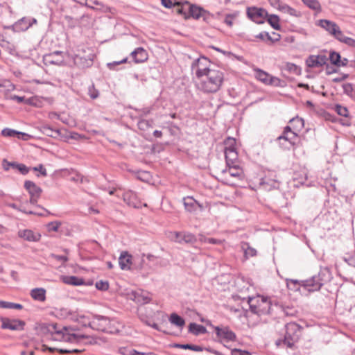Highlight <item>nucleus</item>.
I'll return each mask as SVG.
<instances>
[{
	"instance_id": "nucleus-40",
	"label": "nucleus",
	"mask_w": 355,
	"mask_h": 355,
	"mask_svg": "<svg viewBox=\"0 0 355 355\" xmlns=\"http://www.w3.org/2000/svg\"><path fill=\"white\" fill-rule=\"evenodd\" d=\"M302 1L311 9L318 12L321 11L320 3L318 0H302Z\"/></svg>"
},
{
	"instance_id": "nucleus-19",
	"label": "nucleus",
	"mask_w": 355,
	"mask_h": 355,
	"mask_svg": "<svg viewBox=\"0 0 355 355\" xmlns=\"http://www.w3.org/2000/svg\"><path fill=\"white\" fill-rule=\"evenodd\" d=\"M119 264L121 270H130L132 265V256L127 251H123L119 258Z\"/></svg>"
},
{
	"instance_id": "nucleus-27",
	"label": "nucleus",
	"mask_w": 355,
	"mask_h": 355,
	"mask_svg": "<svg viewBox=\"0 0 355 355\" xmlns=\"http://www.w3.org/2000/svg\"><path fill=\"white\" fill-rule=\"evenodd\" d=\"M189 331L195 336L205 334L207 332V329L204 326L194 322L189 324Z\"/></svg>"
},
{
	"instance_id": "nucleus-36",
	"label": "nucleus",
	"mask_w": 355,
	"mask_h": 355,
	"mask_svg": "<svg viewBox=\"0 0 355 355\" xmlns=\"http://www.w3.org/2000/svg\"><path fill=\"white\" fill-rule=\"evenodd\" d=\"M266 19L268 22L270 24V25L275 30H279L280 29V25H279V18L276 15H268L266 17Z\"/></svg>"
},
{
	"instance_id": "nucleus-6",
	"label": "nucleus",
	"mask_w": 355,
	"mask_h": 355,
	"mask_svg": "<svg viewBox=\"0 0 355 355\" xmlns=\"http://www.w3.org/2000/svg\"><path fill=\"white\" fill-rule=\"evenodd\" d=\"M207 325L214 329L217 338L220 340L233 342L236 340L235 333L233 332L228 326H214L211 324V321H207Z\"/></svg>"
},
{
	"instance_id": "nucleus-32",
	"label": "nucleus",
	"mask_w": 355,
	"mask_h": 355,
	"mask_svg": "<svg viewBox=\"0 0 355 355\" xmlns=\"http://www.w3.org/2000/svg\"><path fill=\"white\" fill-rule=\"evenodd\" d=\"M227 166L239 164L238 154L236 151H225Z\"/></svg>"
},
{
	"instance_id": "nucleus-57",
	"label": "nucleus",
	"mask_w": 355,
	"mask_h": 355,
	"mask_svg": "<svg viewBox=\"0 0 355 355\" xmlns=\"http://www.w3.org/2000/svg\"><path fill=\"white\" fill-rule=\"evenodd\" d=\"M50 256L53 259H55L58 261H60L62 263H66L69 260L68 257L65 255H58L55 254H51Z\"/></svg>"
},
{
	"instance_id": "nucleus-43",
	"label": "nucleus",
	"mask_w": 355,
	"mask_h": 355,
	"mask_svg": "<svg viewBox=\"0 0 355 355\" xmlns=\"http://www.w3.org/2000/svg\"><path fill=\"white\" fill-rule=\"evenodd\" d=\"M1 48L7 51L10 54L14 55L16 52V48L14 44L6 40L1 45Z\"/></svg>"
},
{
	"instance_id": "nucleus-30",
	"label": "nucleus",
	"mask_w": 355,
	"mask_h": 355,
	"mask_svg": "<svg viewBox=\"0 0 355 355\" xmlns=\"http://www.w3.org/2000/svg\"><path fill=\"white\" fill-rule=\"evenodd\" d=\"M183 202L185 209L189 212L195 211L199 205L198 202L192 197L184 198Z\"/></svg>"
},
{
	"instance_id": "nucleus-12",
	"label": "nucleus",
	"mask_w": 355,
	"mask_h": 355,
	"mask_svg": "<svg viewBox=\"0 0 355 355\" xmlns=\"http://www.w3.org/2000/svg\"><path fill=\"white\" fill-rule=\"evenodd\" d=\"M37 22V19L35 18L24 17L11 25V27L12 30L16 32L26 31Z\"/></svg>"
},
{
	"instance_id": "nucleus-51",
	"label": "nucleus",
	"mask_w": 355,
	"mask_h": 355,
	"mask_svg": "<svg viewBox=\"0 0 355 355\" xmlns=\"http://www.w3.org/2000/svg\"><path fill=\"white\" fill-rule=\"evenodd\" d=\"M96 288L99 291H107L109 288V283L107 281H98L96 282Z\"/></svg>"
},
{
	"instance_id": "nucleus-41",
	"label": "nucleus",
	"mask_w": 355,
	"mask_h": 355,
	"mask_svg": "<svg viewBox=\"0 0 355 355\" xmlns=\"http://www.w3.org/2000/svg\"><path fill=\"white\" fill-rule=\"evenodd\" d=\"M338 40L342 43L347 44L350 47H353L355 49V40L345 36L343 33H341V36L338 37Z\"/></svg>"
},
{
	"instance_id": "nucleus-42",
	"label": "nucleus",
	"mask_w": 355,
	"mask_h": 355,
	"mask_svg": "<svg viewBox=\"0 0 355 355\" xmlns=\"http://www.w3.org/2000/svg\"><path fill=\"white\" fill-rule=\"evenodd\" d=\"M42 132L49 137H55V135L58 134V131L53 129L48 125H44L41 127Z\"/></svg>"
},
{
	"instance_id": "nucleus-53",
	"label": "nucleus",
	"mask_w": 355,
	"mask_h": 355,
	"mask_svg": "<svg viewBox=\"0 0 355 355\" xmlns=\"http://www.w3.org/2000/svg\"><path fill=\"white\" fill-rule=\"evenodd\" d=\"M279 10H281L284 11V12H286L291 15L297 16V11L294 8H293L287 5L281 6Z\"/></svg>"
},
{
	"instance_id": "nucleus-37",
	"label": "nucleus",
	"mask_w": 355,
	"mask_h": 355,
	"mask_svg": "<svg viewBox=\"0 0 355 355\" xmlns=\"http://www.w3.org/2000/svg\"><path fill=\"white\" fill-rule=\"evenodd\" d=\"M284 69L295 75L301 74V68L293 63L286 62L284 65Z\"/></svg>"
},
{
	"instance_id": "nucleus-34",
	"label": "nucleus",
	"mask_w": 355,
	"mask_h": 355,
	"mask_svg": "<svg viewBox=\"0 0 355 355\" xmlns=\"http://www.w3.org/2000/svg\"><path fill=\"white\" fill-rule=\"evenodd\" d=\"M169 321L171 324L178 327H182L185 324L184 320L179 315L175 313L171 314Z\"/></svg>"
},
{
	"instance_id": "nucleus-3",
	"label": "nucleus",
	"mask_w": 355,
	"mask_h": 355,
	"mask_svg": "<svg viewBox=\"0 0 355 355\" xmlns=\"http://www.w3.org/2000/svg\"><path fill=\"white\" fill-rule=\"evenodd\" d=\"M89 327L94 330L108 334H117L120 331L122 325L115 320L97 315H94L89 323Z\"/></svg>"
},
{
	"instance_id": "nucleus-24",
	"label": "nucleus",
	"mask_w": 355,
	"mask_h": 355,
	"mask_svg": "<svg viewBox=\"0 0 355 355\" xmlns=\"http://www.w3.org/2000/svg\"><path fill=\"white\" fill-rule=\"evenodd\" d=\"M31 297L39 302H44L46 300V290L43 288H35L31 291Z\"/></svg>"
},
{
	"instance_id": "nucleus-45",
	"label": "nucleus",
	"mask_w": 355,
	"mask_h": 355,
	"mask_svg": "<svg viewBox=\"0 0 355 355\" xmlns=\"http://www.w3.org/2000/svg\"><path fill=\"white\" fill-rule=\"evenodd\" d=\"M288 143L291 146H294L296 144V140L298 137V133L291 130L288 132Z\"/></svg>"
},
{
	"instance_id": "nucleus-10",
	"label": "nucleus",
	"mask_w": 355,
	"mask_h": 355,
	"mask_svg": "<svg viewBox=\"0 0 355 355\" xmlns=\"http://www.w3.org/2000/svg\"><path fill=\"white\" fill-rule=\"evenodd\" d=\"M247 15L254 22L260 24L265 22L268 12L261 8L250 7L247 9Z\"/></svg>"
},
{
	"instance_id": "nucleus-62",
	"label": "nucleus",
	"mask_w": 355,
	"mask_h": 355,
	"mask_svg": "<svg viewBox=\"0 0 355 355\" xmlns=\"http://www.w3.org/2000/svg\"><path fill=\"white\" fill-rule=\"evenodd\" d=\"M256 37L259 38L260 40H264L266 39H267L268 40H272L271 36L267 32H261L259 34H258L257 35H256Z\"/></svg>"
},
{
	"instance_id": "nucleus-2",
	"label": "nucleus",
	"mask_w": 355,
	"mask_h": 355,
	"mask_svg": "<svg viewBox=\"0 0 355 355\" xmlns=\"http://www.w3.org/2000/svg\"><path fill=\"white\" fill-rule=\"evenodd\" d=\"M331 279V272L327 268H321L318 275H313L312 277L301 281L300 283L297 280H291V283L294 285L300 284L301 286L304 287L309 292L319 291L321 287Z\"/></svg>"
},
{
	"instance_id": "nucleus-8",
	"label": "nucleus",
	"mask_w": 355,
	"mask_h": 355,
	"mask_svg": "<svg viewBox=\"0 0 355 355\" xmlns=\"http://www.w3.org/2000/svg\"><path fill=\"white\" fill-rule=\"evenodd\" d=\"M94 58L95 54L93 50L87 49V50H83V54L76 55L74 62L80 68H88L93 65Z\"/></svg>"
},
{
	"instance_id": "nucleus-64",
	"label": "nucleus",
	"mask_w": 355,
	"mask_h": 355,
	"mask_svg": "<svg viewBox=\"0 0 355 355\" xmlns=\"http://www.w3.org/2000/svg\"><path fill=\"white\" fill-rule=\"evenodd\" d=\"M232 355H251V354L247 351L234 349L232 351Z\"/></svg>"
},
{
	"instance_id": "nucleus-52",
	"label": "nucleus",
	"mask_w": 355,
	"mask_h": 355,
	"mask_svg": "<svg viewBox=\"0 0 355 355\" xmlns=\"http://www.w3.org/2000/svg\"><path fill=\"white\" fill-rule=\"evenodd\" d=\"M260 184L263 189L270 190L272 188L275 187L276 182L273 180L271 184H269V182H268L266 179L263 178L261 181Z\"/></svg>"
},
{
	"instance_id": "nucleus-11",
	"label": "nucleus",
	"mask_w": 355,
	"mask_h": 355,
	"mask_svg": "<svg viewBox=\"0 0 355 355\" xmlns=\"http://www.w3.org/2000/svg\"><path fill=\"white\" fill-rule=\"evenodd\" d=\"M24 188L30 194V203L32 205H36L38 199L41 196L42 189L31 180L25 181Z\"/></svg>"
},
{
	"instance_id": "nucleus-18",
	"label": "nucleus",
	"mask_w": 355,
	"mask_h": 355,
	"mask_svg": "<svg viewBox=\"0 0 355 355\" xmlns=\"http://www.w3.org/2000/svg\"><path fill=\"white\" fill-rule=\"evenodd\" d=\"M130 56L132 60L137 63H143L148 58V52L142 47L135 49L131 53Z\"/></svg>"
},
{
	"instance_id": "nucleus-21",
	"label": "nucleus",
	"mask_w": 355,
	"mask_h": 355,
	"mask_svg": "<svg viewBox=\"0 0 355 355\" xmlns=\"http://www.w3.org/2000/svg\"><path fill=\"white\" fill-rule=\"evenodd\" d=\"M123 200L129 205L135 208L140 207V202L138 200L137 195L132 191H125L123 195Z\"/></svg>"
},
{
	"instance_id": "nucleus-54",
	"label": "nucleus",
	"mask_w": 355,
	"mask_h": 355,
	"mask_svg": "<svg viewBox=\"0 0 355 355\" xmlns=\"http://www.w3.org/2000/svg\"><path fill=\"white\" fill-rule=\"evenodd\" d=\"M344 93L348 96H352L354 92V87L351 83H345L343 85Z\"/></svg>"
},
{
	"instance_id": "nucleus-61",
	"label": "nucleus",
	"mask_w": 355,
	"mask_h": 355,
	"mask_svg": "<svg viewBox=\"0 0 355 355\" xmlns=\"http://www.w3.org/2000/svg\"><path fill=\"white\" fill-rule=\"evenodd\" d=\"M33 170L35 171H39L42 176L47 175L46 170L42 164H39L37 166L34 167Z\"/></svg>"
},
{
	"instance_id": "nucleus-50",
	"label": "nucleus",
	"mask_w": 355,
	"mask_h": 355,
	"mask_svg": "<svg viewBox=\"0 0 355 355\" xmlns=\"http://www.w3.org/2000/svg\"><path fill=\"white\" fill-rule=\"evenodd\" d=\"M88 94L92 99H96L98 97L99 92L95 88L94 84L88 87Z\"/></svg>"
},
{
	"instance_id": "nucleus-38",
	"label": "nucleus",
	"mask_w": 355,
	"mask_h": 355,
	"mask_svg": "<svg viewBox=\"0 0 355 355\" xmlns=\"http://www.w3.org/2000/svg\"><path fill=\"white\" fill-rule=\"evenodd\" d=\"M0 308L3 309H22L23 306L21 304L6 302L0 300Z\"/></svg>"
},
{
	"instance_id": "nucleus-35",
	"label": "nucleus",
	"mask_w": 355,
	"mask_h": 355,
	"mask_svg": "<svg viewBox=\"0 0 355 355\" xmlns=\"http://www.w3.org/2000/svg\"><path fill=\"white\" fill-rule=\"evenodd\" d=\"M62 338L68 342H78L81 339L87 338L88 336L84 334H76L73 333H67Z\"/></svg>"
},
{
	"instance_id": "nucleus-59",
	"label": "nucleus",
	"mask_w": 355,
	"mask_h": 355,
	"mask_svg": "<svg viewBox=\"0 0 355 355\" xmlns=\"http://www.w3.org/2000/svg\"><path fill=\"white\" fill-rule=\"evenodd\" d=\"M127 61H128V58H125L123 60H121V61L107 63V66L110 69H114L115 66H117L122 63H125V62H127Z\"/></svg>"
},
{
	"instance_id": "nucleus-46",
	"label": "nucleus",
	"mask_w": 355,
	"mask_h": 355,
	"mask_svg": "<svg viewBox=\"0 0 355 355\" xmlns=\"http://www.w3.org/2000/svg\"><path fill=\"white\" fill-rule=\"evenodd\" d=\"M290 130H291V126H286L284 129L282 134L277 137V140L279 141V144L281 146H284V144L282 143V140H284V141L288 142V137L287 132Z\"/></svg>"
},
{
	"instance_id": "nucleus-63",
	"label": "nucleus",
	"mask_w": 355,
	"mask_h": 355,
	"mask_svg": "<svg viewBox=\"0 0 355 355\" xmlns=\"http://www.w3.org/2000/svg\"><path fill=\"white\" fill-rule=\"evenodd\" d=\"M15 162H9L6 159H3V167L5 171H8L10 167H12L15 168Z\"/></svg>"
},
{
	"instance_id": "nucleus-31",
	"label": "nucleus",
	"mask_w": 355,
	"mask_h": 355,
	"mask_svg": "<svg viewBox=\"0 0 355 355\" xmlns=\"http://www.w3.org/2000/svg\"><path fill=\"white\" fill-rule=\"evenodd\" d=\"M139 316L141 320L144 322L145 324H146L148 326H150L157 331H162L164 333H167L165 330L161 329L157 323L151 322L150 320L148 318V317L142 313V309H140L139 310Z\"/></svg>"
},
{
	"instance_id": "nucleus-28",
	"label": "nucleus",
	"mask_w": 355,
	"mask_h": 355,
	"mask_svg": "<svg viewBox=\"0 0 355 355\" xmlns=\"http://www.w3.org/2000/svg\"><path fill=\"white\" fill-rule=\"evenodd\" d=\"M241 247L244 253L245 259L253 257L257 255V250L254 248L251 247L247 242H242Z\"/></svg>"
},
{
	"instance_id": "nucleus-7",
	"label": "nucleus",
	"mask_w": 355,
	"mask_h": 355,
	"mask_svg": "<svg viewBox=\"0 0 355 355\" xmlns=\"http://www.w3.org/2000/svg\"><path fill=\"white\" fill-rule=\"evenodd\" d=\"M210 60L206 57L202 56L195 60L191 64V70L195 72L196 76L200 78L201 76L211 71Z\"/></svg>"
},
{
	"instance_id": "nucleus-29",
	"label": "nucleus",
	"mask_w": 355,
	"mask_h": 355,
	"mask_svg": "<svg viewBox=\"0 0 355 355\" xmlns=\"http://www.w3.org/2000/svg\"><path fill=\"white\" fill-rule=\"evenodd\" d=\"M228 170H223V172L225 173L228 171L229 174L232 177L241 178L243 176V171L240 168L239 164H232V166H227Z\"/></svg>"
},
{
	"instance_id": "nucleus-26",
	"label": "nucleus",
	"mask_w": 355,
	"mask_h": 355,
	"mask_svg": "<svg viewBox=\"0 0 355 355\" xmlns=\"http://www.w3.org/2000/svg\"><path fill=\"white\" fill-rule=\"evenodd\" d=\"M289 126H291V130L297 132V133L303 129L304 125V120L299 116H295L291 119L289 121Z\"/></svg>"
},
{
	"instance_id": "nucleus-49",
	"label": "nucleus",
	"mask_w": 355,
	"mask_h": 355,
	"mask_svg": "<svg viewBox=\"0 0 355 355\" xmlns=\"http://www.w3.org/2000/svg\"><path fill=\"white\" fill-rule=\"evenodd\" d=\"M49 331L51 334H55L57 335H62L64 334L62 327H58L57 324H49Z\"/></svg>"
},
{
	"instance_id": "nucleus-17",
	"label": "nucleus",
	"mask_w": 355,
	"mask_h": 355,
	"mask_svg": "<svg viewBox=\"0 0 355 355\" xmlns=\"http://www.w3.org/2000/svg\"><path fill=\"white\" fill-rule=\"evenodd\" d=\"M130 299L141 305L146 304L151 300L149 293L143 290L132 291L130 294Z\"/></svg>"
},
{
	"instance_id": "nucleus-56",
	"label": "nucleus",
	"mask_w": 355,
	"mask_h": 355,
	"mask_svg": "<svg viewBox=\"0 0 355 355\" xmlns=\"http://www.w3.org/2000/svg\"><path fill=\"white\" fill-rule=\"evenodd\" d=\"M15 168L17 169L23 175L27 174L29 171L28 168L23 164L16 163Z\"/></svg>"
},
{
	"instance_id": "nucleus-33",
	"label": "nucleus",
	"mask_w": 355,
	"mask_h": 355,
	"mask_svg": "<svg viewBox=\"0 0 355 355\" xmlns=\"http://www.w3.org/2000/svg\"><path fill=\"white\" fill-rule=\"evenodd\" d=\"M189 12L190 15L194 19H199L205 13V10L199 6L189 5Z\"/></svg>"
},
{
	"instance_id": "nucleus-55",
	"label": "nucleus",
	"mask_w": 355,
	"mask_h": 355,
	"mask_svg": "<svg viewBox=\"0 0 355 355\" xmlns=\"http://www.w3.org/2000/svg\"><path fill=\"white\" fill-rule=\"evenodd\" d=\"M336 110L337 113L340 116H345V117L348 116L349 111L347 109V107H343L340 105H337L336 106Z\"/></svg>"
},
{
	"instance_id": "nucleus-48",
	"label": "nucleus",
	"mask_w": 355,
	"mask_h": 355,
	"mask_svg": "<svg viewBox=\"0 0 355 355\" xmlns=\"http://www.w3.org/2000/svg\"><path fill=\"white\" fill-rule=\"evenodd\" d=\"M151 123H152V121H148L146 119H140L138 121L137 125H138L139 129H140L141 130H146L148 128H149L150 127H151Z\"/></svg>"
},
{
	"instance_id": "nucleus-4",
	"label": "nucleus",
	"mask_w": 355,
	"mask_h": 355,
	"mask_svg": "<svg viewBox=\"0 0 355 355\" xmlns=\"http://www.w3.org/2000/svg\"><path fill=\"white\" fill-rule=\"evenodd\" d=\"M286 333L283 339L284 345L292 348L297 342L301 334V327L295 322H289L285 325Z\"/></svg>"
},
{
	"instance_id": "nucleus-9",
	"label": "nucleus",
	"mask_w": 355,
	"mask_h": 355,
	"mask_svg": "<svg viewBox=\"0 0 355 355\" xmlns=\"http://www.w3.org/2000/svg\"><path fill=\"white\" fill-rule=\"evenodd\" d=\"M316 24L327 32L329 35L334 36L336 40L341 36L342 31L338 24L328 19H320L317 21Z\"/></svg>"
},
{
	"instance_id": "nucleus-58",
	"label": "nucleus",
	"mask_w": 355,
	"mask_h": 355,
	"mask_svg": "<svg viewBox=\"0 0 355 355\" xmlns=\"http://www.w3.org/2000/svg\"><path fill=\"white\" fill-rule=\"evenodd\" d=\"M61 225V223L58 221L51 222L48 224L49 230L57 232Z\"/></svg>"
},
{
	"instance_id": "nucleus-44",
	"label": "nucleus",
	"mask_w": 355,
	"mask_h": 355,
	"mask_svg": "<svg viewBox=\"0 0 355 355\" xmlns=\"http://www.w3.org/2000/svg\"><path fill=\"white\" fill-rule=\"evenodd\" d=\"M329 60L331 62V64L336 65L338 67H340V53L332 51L330 53L329 55Z\"/></svg>"
},
{
	"instance_id": "nucleus-60",
	"label": "nucleus",
	"mask_w": 355,
	"mask_h": 355,
	"mask_svg": "<svg viewBox=\"0 0 355 355\" xmlns=\"http://www.w3.org/2000/svg\"><path fill=\"white\" fill-rule=\"evenodd\" d=\"M162 5L166 8H171L175 5H178V3H173L171 0H161Z\"/></svg>"
},
{
	"instance_id": "nucleus-1",
	"label": "nucleus",
	"mask_w": 355,
	"mask_h": 355,
	"mask_svg": "<svg viewBox=\"0 0 355 355\" xmlns=\"http://www.w3.org/2000/svg\"><path fill=\"white\" fill-rule=\"evenodd\" d=\"M198 89L205 93H215L218 92L224 80L223 73L216 69L207 71V73L198 78Z\"/></svg>"
},
{
	"instance_id": "nucleus-15",
	"label": "nucleus",
	"mask_w": 355,
	"mask_h": 355,
	"mask_svg": "<svg viewBox=\"0 0 355 355\" xmlns=\"http://www.w3.org/2000/svg\"><path fill=\"white\" fill-rule=\"evenodd\" d=\"M327 60L328 59L325 55H311L306 60V64L308 67L317 68L325 65Z\"/></svg>"
},
{
	"instance_id": "nucleus-39",
	"label": "nucleus",
	"mask_w": 355,
	"mask_h": 355,
	"mask_svg": "<svg viewBox=\"0 0 355 355\" xmlns=\"http://www.w3.org/2000/svg\"><path fill=\"white\" fill-rule=\"evenodd\" d=\"M174 347L176 348H180L184 349H191L196 352L202 351V347L191 344H175Z\"/></svg>"
},
{
	"instance_id": "nucleus-14",
	"label": "nucleus",
	"mask_w": 355,
	"mask_h": 355,
	"mask_svg": "<svg viewBox=\"0 0 355 355\" xmlns=\"http://www.w3.org/2000/svg\"><path fill=\"white\" fill-rule=\"evenodd\" d=\"M1 321L2 322L1 328L4 329L23 330L25 326V322L21 320L1 318Z\"/></svg>"
},
{
	"instance_id": "nucleus-25",
	"label": "nucleus",
	"mask_w": 355,
	"mask_h": 355,
	"mask_svg": "<svg viewBox=\"0 0 355 355\" xmlns=\"http://www.w3.org/2000/svg\"><path fill=\"white\" fill-rule=\"evenodd\" d=\"M63 283L68 285L80 286L84 284V279L76 276H62Z\"/></svg>"
},
{
	"instance_id": "nucleus-5",
	"label": "nucleus",
	"mask_w": 355,
	"mask_h": 355,
	"mask_svg": "<svg viewBox=\"0 0 355 355\" xmlns=\"http://www.w3.org/2000/svg\"><path fill=\"white\" fill-rule=\"evenodd\" d=\"M254 71L256 78L266 85L284 87L285 85L284 81L262 69L257 68L254 69Z\"/></svg>"
},
{
	"instance_id": "nucleus-20",
	"label": "nucleus",
	"mask_w": 355,
	"mask_h": 355,
	"mask_svg": "<svg viewBox=\"0 0 355 355\" xmlns=\"http://www.w3.org/2000/svg\"><path fill=\"white\" fill-rule=\"evenodd\" d=\"M175 241L179 243H193L196 241V236L189 232H174Z\"/></svg>"
},
{
	"instance_id": "nucleus-16",
	"label": "nucleus",
	"mask_w": 355,
	"mask_h": 355,
	"mask_svg": "<svg viewBox=\"0 0 355 355\" xmlns=\"http://www.w3.org/2000/svg\"><path fill=\"white\" fill-rule=\"evenodd\" d=\"M44 61L45 64L61 65L64 63L63 53L60 51L46 54L44 55Z\"/></svg>"
},
{
	"instance_id": "nucleus-23",
	"label": "nucleus",
	"mask_w": 355,
	"mask_h": 355,
	"mask_svg": "<svg viewBox=\"0 0 355 355\" xmlns=\"http://www.w3.org/2000/svg\"><path fill=\"white\" fill-rule=\"evenodd\" d=\"M1 135L8 137H17L18 139H21L23 140H28L31 137V136L26 133L19 132L8 128H4L1 131Z\"/></svg>"
},
{
	"instance_id": "nucleus-13",
	"label": "nucleus",
	"mask_w": 355,
	"mask_h": 355,
	"mask_svg": "<svg viewBox=\"0 0 355 355\" xmlns=\"http://www.w3.org/2000/svg\"><path fill=\"white\" fill-rule=\"evenodd\" d=\"M253 299H250L248 301L250 309L254 313L261 315L270 313V303L264 297H261V304L259 306L252 304Z\"/></svg>"
},
{
	"instance_id": "nucleus-22",
	"label": "nucleus",
	"mask_w": 355,
	"mask_h": 355,
	"mask_svg": "<svg viewBox=\"0 0 355 355\" xmlns=\"http://www.w3.org/2000/svg\"><path fill=\"white\" fill-rule=\"evenodd\" d=\"M18 236L27 241L36 242L40 241L41 234L35 233L31 230H23L18 232Z\"/></svg>"
},
{
	"instance_id": "nucleus-47",
	"label": "nucleus",
	"mask_w": 355,
	"mask_h": 355,
	"mask_svg": "<svg viewBox=\"0 0 355 355\" xmlns=\"http://www.w3.org/2000/svg\"><path fill=\"white\" fill-rule=\"evenodd\" d=\"M8 206L14 209H16L17 211H21V212H24L26 214H30V215H33V214H37V215H39V216H44L43 214H40V213H36L35 211H27L26 209H24L19 207H18L16 204L15 203H10L8 205Z\"/></svg>"
}]
</instances>
